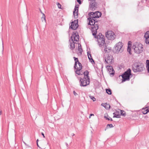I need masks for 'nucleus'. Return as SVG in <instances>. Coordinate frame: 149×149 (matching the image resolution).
I'll return each mask as SVG.
<instances>
[{"label": "nucleus", "mask_w": 149, "mask_h": 149, "mask_svg": "<svg viewBox=\"0 0 149 149\" xmlns=\"http://www.w3.org/2000/svg\"><path fill=\"white\" fill-rule=\"evenodd\" d=\"M23 143L25 144V145L28 146V145L26 144L23 141Z\"/></svg>", "instance_id": "50"}, {"label": "nucleus", "mask_w": 149, "mask_h": 149, "mask_svg": "<svg viewBox=\"0 0 149 149\" xmlns=\"http://www.w3.org/2000/svg\"><path fill=\"white\" fill-rule=\"evenodd\" d=\"M113 118H120V115L119 114H116L115 113H113Z\"/></svg>", "instance_id": "27"}, {"label": "nucleus", "mask_w": 149, "mask_h": 149, "mask_svg": "<svg viewBox=\"0 0 149 149\" xmlns=\"http://www.w3.org/2000/svg\"><path fill=\"white\" fill-rule=\"evenodd\" d=\"M97 32V30H96V32L95 35H93V36H94V38H100V37L105 38L104 36V35H102V34L100 33H99L97 36V35H96Z\"/></svg>", "instance_id": "19"}, {"label": "nucleus", "mask_w": 149, "mask_h": 149, "mask_svg": "<svg viewBox=\"0 0 149 149\" xmlns=\"http://www.w3.org/2000/svg\"><path fill=\"white\" fill-rule=\"evenodd\" d=\"M135 53L139 54L143 51V46L141 43H136L133 44L132 47Z\"/></svg>", "instance_id": "4"}, {"label": "nucleus", "mask_w": 149, "mask_h": 149, "mask_svg": "<svg viewBox=\"0 0 149 149\" xmlns=\"http://www.w3.org/2000/svg\"><path fill=\"white\" fill-rule=\"evenodd\" d=\"M90 4L89 7L92 10H94L97 8V4L95 1V0L90 1L89 2Z\"/></svg>", "instance_id": "10"}, {"label": "nucleus", "mask_w": 149, "mask_h": 149, "mask_svg": "<svg viewBox=\"0 0 149 149\" xmlns=\"http://www.w3.org/2000/svg\"><path fill=\"white\" fill-rule=\"evenodd\" d=\"M144 69L143 64L141 62H135L132 65V70L134 72H142Z\"/></svg>", "instance_id": "2"}, {"label": "nucleus", "mask_w": 149, "mask_h": 149, "mask_svg": "<svg viewBox=\"0 0 149 149\" xmlns=\"http://www.w3.org/2000/svg\"><path fill=\"white\" fill-rule=\"evenodd\" d=\"M76 69V70L75 71V72L76 73V74H77L79 75H82V74H81V73L80 72V71H81V70H80L78 67H76V69Z\"/></svg>", "instance_id": "22"}, {"label": "nucleus", "mask_w": 149, "mask_h": 149, "mask_svg": "<svg viewBox=\"0 0 149 149\" xmlns=\"http://www.w3.org/2000/svg\"><path fill=\"white\" fill-rule=\"evenodd\" d=\"M65 144H66V146L68 147V144L67 143H66Z\"/></svg>", "instance_id": "53"}, {"label": "nucleus", "mask_w": 149, "mask_h": 149, "mask_svg": "<svg viewBox=\"0 0 149 149\" xmlns=\"http://www.w3.org/2000/svg\"><path fill=\"white\" fill-rule=\"evenodd\" d=\"M106 93L108 94V95H111L112 94V91L111 89L109 88L106 89Z\"/></svg>", "instance_id": "25"}, {"label": "nucleus", "mask_w": 149, "mask_h": 149, "mask_svg": "<svg viewBox=\"0 0 149 149\" xmlns=\"http://www.w3.org/2000/svg\"><path fill=\"white\" fill-rule=\"evenodd\" d=\"M94 114H90V117H89V118H90V116H94Z\"/></svg>", "instance_id": "49"}, {"label": "nucleus", "mask_w": 149, "mask_h": 149, "mask_svg": "<svg viewBox=\"0 0 149 149\" xmlns=\"http://www.w3.org/2000/svg\"><path fill=\"white\" fill-rule=\"evenodd\" d=\"M107 67H108L107 69L108 70L109 69L110 70H112V72L110 73V75H112V76H113L114 74L115 71L113 70L112 66L110 65H108L107 66Z\"/></svg>", "instance_id": "17"}, {"label": "nucleus", "mask_w": 149, "mask_h": 149, "mask_svg": "<svg viewBox=\"0 0 149 149\" xmlns=\"http://www.w3.org/2000/svg\"><path fill=\"white\" fill-rule=\"evenodd\" d=\"M149 112V108H148L147 109V111H146V112L143 113L144 114H147L148 112Z\"/></svg>", "instance_id": "40"}, {"label": "nucleus", "mask_w": 149, "mask_h": 149, "mask_svg": "<svg viewBox=\"0 0 149 149\" xmlns=\"http://www.w3.org/2000/svg\"><path fill=\"white\" fill-rule=\"evenodd\" d=\"M73 93L75 96L77 95H78V94L77 93L74 91H73Z\"/></svg>", "instance_id": "41"}, {"label": "nucleus", "mask_w": 149, "mask_h": 149, "mask_svg": "<svg viewBox=\"0 0 149 149\" xmlns=\"http://www.w3.org/2000/svg\"><path fill=\"white\" fill-rule=\"evenodd\" d=\"M97 39V41L98 42V44L100 47L104 45V44H105V38L100 37V38H96Z\"/></svg>", "instance_id": "11"}, {"label": "nucleus", "mask_w": 149, "mask_h": 149, "mask_svg": "<svg viewBox=\"0 0 149 149\" xmlns=\"http://www.w3.org/2000/svg\"><path fill=\"white\" fill-rule=\"evenodd\" d=\"M89 58H92V56H91V55L90 54V53H89Z\"/></svg>", "instance_id": "44"}, {"label": "nucleus", "mask_w": 149, "mask_h": 149, "mask_svg": "<svg viewBox=\"0 0 149 149\" xmlns=\"http://www.w3.org/2000/svg\"><path fill=\"white\" fill-rule=\"evenodd\" d=\"M102 13L101 12L97 11L95 12H91L89 13L88 15L89 16L93 17V18H98L101 17Z\"/></svg>", "instance_id": "8"}, {"label": "nucleus", "mask_w": 149, "mask_h": 149, "mask_svg": "<svg viewBox=\"0 0 149 149\" xmlns=\"http://www.w3.org/2000/svg\"><path fill=\"white\" fill-rule=\"evenodd\" d=\"M104 118L106 120H110L111 121H112L113 120L112 118H111L109 116V117H107V116H104Z\"/></svg>", "instance_id": "29"}, {"label": "nucleus", "mask_w": 149, "mask_h": 149, "mask_svg": "<svg viewBox=\"0 0 149 149\" xmlns=\"http://www.w3.org/2000/svg\"><path fill=\"white\" fill-rule=\"evenodd\" d=\"M108 127H109V128H112L113 127V125L112 124H107V125L106 128H107Z\"/></svg>", "instance_id": "32"}, {"label": "nucleus", "mask_w": 149, "mask_h": 149, "mask_svg": "<svg viewBox=\"0 0 149 149\" xmlns=\"http://www.w3.org/2000/svg\"><path fill=\"white\" fill-rule=\"evenodd\" d=\"M113 57L111 55L108 54L105 58V63L108 65H111L113 61Z\"/></svg>", "instance_id": "9"}, {"label": "nucleus", "mask_w": 149, "mask_h": 149, "mask_svg": "<svg viewBox=\"0 0 149 149\" xmlns=\"http://www.w3.org/2000/svg\"><path fill=\"white\" fill-rule=\"evenodd\" d=\"M73 58L75 61V63L74 65V68L76 69V67H77V63L79 62L78 58L74 57Z\"/></svg>", "instance_id": "20"}, {"label": "nucleus", "mask_w": 149, "mask_h": 149, "mask_svg": "<svg viewBox=\"0 0 149 149\" xmlns=\"http://www.w3.org/2000/svg\"><path fill=\"white\" fill-rule=\"evenodd\" d=\"M147 6L149 7V1L147 3Z\"/></svg>", "instance_id": "46"}, {"label": "nucleus", "mask_w": 149, "mask_h": 149, "mask_svg": "<svg viewBox=\"0 0 149 149\" xmlns=\"http://www.w3.org/2000/svg\"><path fill=\"white\" fill-rule=\"evenodd\" d=\"M74 22H71V24L70 26V27H69L70 29H72L73 30V28L74 26Z\"/></svg>", "instance_id": "28"}, {"label": "nucleus", "mask_w": 149, "mask_h": 149, "mask_svg": "<svg viewBox=\"0 0 149 149\" xmlns=\"http://www.w3.org/2000/svg\"><path fill=\"white\" fill-rule=\"evenodd\" d=\"M141 2L142 3H143V1L142 0V1H141Z\"/></svg>", "instance_id": "56"}, {"label": "nucleus", "mask_w": 149, "mask_h": 149, "mask_svg": "<svg viewBox=\"0 0 149 149\" xmlns=\"http://www.w3.org/2000/svg\"><path fill=\"white\" fill-rule=\"evenodd\" d=\"M149 32H146L144 35V37L145 38V42L147 44H149Z\"/></svg>", "instance_id": "14"}, {"label": "nucleus", "mask_w": 149, "mask_h": 149, "mask_svg": "<svg viewBox=\"0 0 149 149\" xmlns=\"http://www.w3.org/2000/svg\"><path fill=\"white\" fill-rule=\"evenodd\" d=\"M145 0V1H146H146H147V0Z\"/></svg>", "instance_id": "59"}, {"label": "nucleus", "mask_w": 149, "mask_h": 149, "mask_svg": "<svg viewBox=\"0 0 149 149\" xmlns=\"http://www.w3.org/2000/svg\"><path fill=\"white\" fill-rule=\"evenodd\" d=\"M74 26L73 29L74 30H76L78 27L79 25L78 24V19H75L74 20Z\"/></svg>", "instance_id": "16"}, {"label": "nucleus", "mask_w": 149, "mask_h": 149, "mask_svg": "<svg viewBox=\"0 0 149 149\" xmlns=\"http://www.w3.org/2000/svg\"><path fill=\"white\" fill-rule=\"evenodd\" d=\"M0 112H1V111Z\"/></svg>", "instance_id": "58"}, {"label": "nucleus", "mask_w": 149, "mask_h": 149, "mask_svg": "<svg viewBox=\"0 0 149 149\" xmlns=\"http://www.w3.org/2000/svg\"><path fill=\"white\" fill-rule=\"evenodd\" d=\"M87 19L89 21L88 24L92 26L91 27V30L92 35H95L96 30L99 29V23L100 21L94 19V18H93V17L91 16H89Z\"/></svg>", "instance_id": "1"}, {"label": "nucleus", "mask_w": 149, "mask_h": 149, "mask_svg": "<svg viewBox=\"0 0 149 149\" xmlns=\"http://www.w3.org/2000/svg\"><path fill=\"white\" fill-rule=\"evenodd\" d=\"M77 1L79 4H81V0H77Z\"/></svg>", "instance_id": "42"}, {"label": "nucleus", "mask_w": 149, "mask_h": 149, "mask_svg": "<svg viewBox=\"0 0 149 149\" xmlns=\"http://www.w3.org/2000/svg\"><path fill=\"white\" fill-rule=\"evenodd\" d=\"M107 104V103H102V104L101 105L105 108V106H106Z\"/></svg>", "instance_id": "39"}, {"label": "nucleus", "mask_w": 149, "mask_h": 149, "mask_svg": "<svg viewBox=\"0 0 149 149\" xmlns=\"http://www.w3.org/2000/svg\"><path fill=\"white\" fill-rule=\"evenodd\" d=\"M123 45L122 42H119L117 43L114 46V49L116 53H119L122 52L123 51Z\"/></svg>", "instance_id": "5"}, {"label": "nucleus", "mask_w": 149, "mask_h": 149, "mask_svg": "<svg viewBox=\"0 0 149 149\" xmlns=\"http://www.w3.org/2000/svg\"><path fill=\"white\" fill-rule=\"evenodd\" d=\"M115 36L114 33L111 31H108L106 33V37L109 40H113L115 38Z\"/></svg>", "instance_id": "7"}, {"label": "nucleus", "mask_w": 149, "mask_h": 149, "mask_svg": "<svg viewBox=\"0 0 149 149\" xmlns=\"http://www.w3.org/2000/svg\"><path fill=\"white\" fill-rule=\"evenodd\" d=\"M87 79L85 77L83 78H80L79 82L81 86H86L90 84V81H88Z\"/></svg>", "instance_id": "6"}, {"label": "nucleus", "mask_w": 149, "mask_h": 149, "mask_svg": "<svg viewBox=\"0 0 149 149\" xmlns=\"http://www.w3.org/2000/svg\"><path fill=\"white\" fill-rule=\"evenodd\" d=\"M84 75V77H86L88 81H90V79L88 76L89 72L88 70H86L83 73Z\"/></svg>", "instance_id": "18"}, {"label": "nucleus", "mask_w": 149, "mask_h": 149, "mask_svg": "<svg viewBox=\"0 0 149 149\" xmlns=\"http://www.w3.org/2000/svg\"><path fill=\"white\" fill-rule=\"evenodd\" d=\"M120 115L124 117L126 116V113L125 111L123 110H120Z\"/></svg>", "instance_id": "26"}, {"label": "nucleus", "mask_w": 149, "mask_h": 149, "mask_svg": "<svg viewBox=\"0 0 149 149\" xmlns=\"http://www.w3.org/2000/svg\"><path fill=\"white\" fill-rule=\"evenodd\" d=\"M89 97L90 98L93 100V101H95L96 100V99L95 97L93 96L90 95Z\"/></svg>", "instance_id": "31"}, {"label": "nucleus", "mask_w": 149, "mask_h": 149, "mask_svg": "<svg viewBox=\"0 0 149 149\" xmlns=\"http://www.w3.org/2000/svg\"><path fill=\"white\" fill-rule=\"evenodd\" d=\"M78 6L77 7V5L75 6L73 12V14L75 18H77L78 17Z\"/></svg>", "instance_id": "13"}, {"label": "nucleus", "mask_w": 149, "mask_h": 149, "mask_svg": "<svg viewBox=\"0 0 149 149\" xmlns=\"http://www.w3.org/2000/svg\"><path fill=\"white\" fill-rule=\"evenodd\" d=\"M111 48L110 47H108V48H107V53H108L111 51Z\"/></svg>", "instance_id": "36"}, {"label": "nucleus", "mask_w": 149, "mask_h": 149, "mask_svg": "<svg viewBox=\"0 0 149 149\" xmlns=\"http://www.w3.org/2000/svg\"><path fill=\"white\" fill-rule=\"evenodd\" d=\"M74 135H75V134H74V133H72V136H74Z\"/></svg>", "instance_id": "54"}, {"label": "nucleus", "mask_w": 149, "mask_h": 149, "mask_svg": "<svg viewBox=\"0 0 149 149\" xmlns=\"http://www.w3.org/2000/svg\"><path fill=\"white\" fill-rule=\"evenodd\" d=\"M146 111H147V109L145 111H143V113H144V112H146Z\"/></svg>", "instance_id": "51"}, {"label": "nucleus", "mask_w": 149, "mask_h": 149, "mask_svg": "<svg viewBox=\"0 0 149 149\" xmlns=\"http://www.w3.org/2000/svg\"><path fill=\"white\" fill-rule=\"evenodd\" d=\"M105 108L107 109H109L110 107V106L109 104H107L106 106H105Z\"/></svg>", "instance_id": "35"}, {"label": "nucleus", "mask_w": 149, "mask_h": 149, "mask_svg": "<svg viewBox=\"0 0 149 149\" xmlns=\"http://www.w3.org/2000/svg\"><path fill=\"white\" fill-rule=\"evenodd\" d=\"M41 134L43 136L44 138H45V136L44 135V134L43 132H41Z\"/></svg>", "instance_id": "45"}, {"label": "nucleus", "mask_w": 149, "mask_h": 149, "mask_svg": "<svg viewBox=\"0 0 149 149\" xmlns=\"http://www.w3.org/2000/svg\"><path fill=\"white\" fill-rule=\"evenodd\" d=\"M2 45H3V50H2V52L3 51V42H2Z\"/></svg>", "instance_id": "48"}, {"label": "nucleus", "mask_w": 149, "mask_h": 149, "mask_svg": "<svg viewBox=\"0 0 149 149\" xmlns=\"http://www.w3.org/2000/svg\"><path fill=\"white\" fill-rule=\"evenodd\" d=\"M106 45V44H105ZM107 45H105L104 46V51L105 52V53H107Z\"/></svg>", "instance_id": "33"}, {"label": "nucleus", "mask_w": 149, "mask_h": 149, "mask_svg": "<svg viewBox=\"0 0 149 149\" xmlns=\"http://www.w3.org/2000/svg\"><path fill=\"white\" fill-rule=\"evenodd\" d=\"M78 64L79 66V69L80 70H81L82 68V66L81 63L79 62L78 63Z\"/></svg>", "instance_id": "34"}, {"label": "nucleus", "mask_w": 149, "mask_h": 149, "mask_svg": "<svg viewBox=\"0 0 149 149\" xmlns=\"http://www.w3.org/2000/svg\"><path fill=\"white\" fill-rule=\"evenodd\" d=\"M121 76L122 78V82H123L127 81H129L132 76L131 69H128Z\"/></svg>", "instance_id": "3"}, {"label": "nucleus", "mask_w": 149, "mask_h": 149, "mask_svg": "<svg viewBox=\"0 0 149 149\" xmlns=\"http://www.w3.org/2000/svg\"><path fill=\"white\" fill-rule=\"evenodd\" d=\"M38 141H39L38 139H37V140H36V143H38Z\"/></svg>", "instance_id": "52"}, {"label": "nucleus", "mask_w": 149, "mask_h": 149, "mask_svg": "<svg viewBox=\"0 0 149 149\" xmlns=\"http://www.w3.org/2000/svg\"><path fill=\"white\" fill-rule=\"evenodd\" d=\"M89 52H87V55H88V58L89 60V61L90 62L93 64H95V62L94 61L93 59V58H89Z\"/></svg>", "instance_id": "21"}, {"label": "nucleus", "mask_w": 149, "mask_h": 149, "mask_svg": "<svg viewBox=\"0 0 149 149\" xmlns=\"http://www.w3.org/2000/svg\"><path fill=\"white\" fill-rule=\"evenodd\" d=\"M56 4L57 5L58 7V8L62 9L61 8V6L60 3L58 2Z\"/></svg>", "instance_id": "37"}, {"label": "nucleus", "mask_w": 149, "mask_h": 149, "mask_svg": "<svg viewBox=\"0 0 149 149\" xmlns=\"http://www.w3.org/2000/svg\"><path fill=\"white\" fill-rule=\"evenodd\" d=\"M107 128H106V127L105 129V130L106 131Z\"/></svg>", "instance_id": "57"}, {"label": "nucleus", "mask_w": 149, "mask_h": 149, "mask_svg": "<svg viewBox=\"0 0 149 149\" xmlns=\"http://www.w3.org/2000/svg\"><path fill=\"white\" fill-rule=\"evenodd\" d=\"M71 37H72V38H73V39L74 41L77 42L79 40V36L78 33L77 31H76L75 32H73V34Z\"/></svg>", "instance_id": "12"}, {"label": "nucleus", "mask_w": 149, "mask_h": 149, "mask_svg": "<svg viewBox=\"0 0 149 149\" xmlns=\"http://www.w3.org/2000/svg\"><path fill=\"white\" fill-rule=\"evenodd\" d=\"M116 113H119V111H116Z\"/></svg>", "instance_id": "55"}, {"label": "nucleus", "mask_w": 149, "mask_h": 149, "mask_svg": "<svg viewBox=\"0 0 149 149\" xmlns=\"http://www.w3.org/2000/svg\"><path fill=\"white\" fill-rule=\"evenodd\" d=\"M78 50L79 52V54L81 55L82 54V52H83V50L81 48V44H78Z\"/></svg>", "instance_id": "23"}, {"label": "nucleus", "mask_w": 149, "mask_h": 149, "mask_svg": "<svg viewBox=\"0 0 149 149\" xmlns=\"http://www.w3.org/2000/svg\"><path fill=\"white\" fill-rule=\"evenodd\" d=\"M42 17L45 20V16L44 13H43Z\"/></svg>", "instance_id": "43"}, {"label": "nucleus", "mask_w": 149, "mask_h": 149, "mask_svg": "<svg viewBox=\"0 0 149 149\" xmlns=\"http://www.w3.org/2000/svg\"><path fill=\"white\" fill-rule=\"evenodd\" d=\"M131 47H127V51L129 52V54L131 55L132 54V53L131 52Z\"/></svg>", "instance_id": "30"}, {"label": "nucleus", "mask_w": 149, "mask_h": 149, "mask_svg": "<svg viewBox=\"0 0 149 149\" xmlns=\"http://www.w3.org/2000/svg\"><path fill=\"white\" fill-rule=\"evenodd\" d=\"M37 144V146L39 148H41L40 147V146H39L38 144V143H36Z\"/></svg>", "instance_id": "47"}, {"label": "nucleus", "mask_w": 149, "mask_h": 149, "mask_svg": "<svg viewBox=\"0 0 149 149\" xmlns=\"http://www.w3.org/2000/svg\"><path fill=\"white\" fill-rule=\"evenodd\" d=\"M132 46L131 43V41H129L128 43V47H131Z\"/></svg>", "instance_id": "38"}, {"label": "nucleus", "mask_w": 149, "mask_h": 149, "mask_svg": "<svg viewBox=\"0 0 149 149\" xmlns=\"http://www.w3.org/2000/svg\"><path fill=\"white\" fill-rule=\"evenodd\" d=\"M107 116H108V115L107 114Z\"/></svg>", "instance_id": "60"}, {"label": "nucleus", "mask_w": 149, "mask_h": 149, "mask_svg": "<svg viewBox=\"0 0 149 149\" xmlns=\"http://www.w3.org/2000/svg\"><path fill=\"white\" fill-rule=\"evenodd\" d=\"M70 39L72 42H70V46L71 49L72 50H73L75 48V44L74 42V40L73 38H72V37H71Z\"/></svg>", "instance_id": "15"}, {"label": "nucleus", "mask_w": 149, "mask_h": 149, "mask_svg": "<svg viewBox=\"0 0 149 149\" xmlns=\"http://www.w3.org/2000/svg\"><path fill=\"white\" fill-rule=\"evenodd\" d=\"M146 67L148 72L149 73V60H147L146 61Z\"/></svg>", "instance_id": "24"}]
</instances>
